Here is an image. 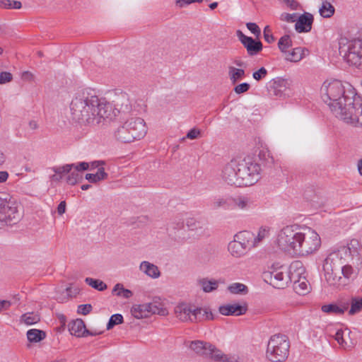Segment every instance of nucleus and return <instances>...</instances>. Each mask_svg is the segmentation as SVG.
Segmentation results:
<instances>
[{
	"instance_id": "f257e3e1",
	"label": "nucleus",
	"mask_w": 362,
	"mask_h": 362,
	"mask_svg": "<svg viewBox=\"0 0 362 362\" xmlns=\"http://www.w3.org/2000/svg\"><path fill=\"white\" fill-rule=\"evenodd\" d=\"M349 86L346 89L338 80H327L320 88L321 98L337 117L347 124L362 125V98Z\"/></svg>"
},
{
	"instance_id": "f03ea898",
	"label": "nucleus",
	"mask_w": 362,
	"mask_h": 362,
	"mask_svg": "<svg viewBox=\"0 0 362 362\" xmlns=\"http://www.w3.org/2000/svg\"><path fill=\"white\" fill-rule=\"evenodd\" d=\"M361 260L358 253L351 255L349 247L343 246L330 252L325 259V279L329 286L341 289L357 276Z\"/></svg>"
},
{
	"instance_id": "7ed1b4c3",
	"label": "nucleus",
	"mask_w": 362,
	"mask_h": 362,
	"mask_svg": "<svg viewBox=\"0 0 362 362\" xmlns=\"http://www.w3.org/2000/svg\"><path fill=\"white\" fill-rule=\"evenodd\" d=\"M70 112L71 120L81 124H98L115 116L112 105L88 88L76 93L70 103Z\"/></svg>"
},
{
	"instance_id": "20e7f679",
	"label": "nucleus",
	"mask_w": 362,
	"mask_h": 362,
	"mask_svg": "<svg viewBox=\"0 0 362 362\" xmlns=\"http://www.w3.org/2000/svg\"><path fill=\"white\" fill-rule=\"evenodd\" d=\"M258 156L260 163L249 156L231 160L222 170L223 180L229 185L239 187L256 183L260 178V166L269 168L274 164V158L269 152L260 151Z\"/></svg>"
},
{
	"instance_id": "39448f33",
	"label": "nucleus",
	"mask_w": 362,
	"mask_h": 362,
	"mask_svg": "<svg viewBox=\"0 0 362 362\" xmlns=\"http://www.w3.org/2000/svg\"><path fill=\"white\" fill-rule=\"evenodd\" d=\"M147 132V127L144 119L132 117L127 119L115 133L117 140L130 143L142 139Z\"/></svg>"
},
{
	"instance_id": "423d86ee",
	"label": "nucleus",
	"mask_w": 362,
	"mask_h": 362,
	"mask_svg": "<svg viewBox=\"0 0 362 362\" xmlns=\"http://www.w3.org/2000/svg\"><path fill=\"white\" fill-rule=\"evenodd\" d=\"M290 342L281 334L272 335L267 343L266 358L271 362H284L288 357Z\"/></svg>"
},
{
	"instance_id": "0eeeda50",
	"label": "nucleus",
	"mask_w": 362,
	"mask_h": 362,
	"mask_svg": "<svg viewBox=\"0 0 362 362\" xmlns=\"http://www.w3.org/2000/svg\"><path fill=\"white\" fill-rule=\"evenodd\" d=\"M21 217L18 204L9 194L0 193V228L16 224Z\"/></svg>"
},
{
	"instance_id": "6e6552de",
	"label": "nucleus",
	"mask_w": 362,
	"mask_h": 362,
	"mask_svg": "<svg viewBox=\"0 0 362 362\" xmlns=\"http://www.w3.org/2000/svg\"><path fill=\"white\" fill-rule=\"evenodd\" d=\"M303 228L296 226H287L278 233L276 244L279 249L296 255Z\"/></svg>"
},
{
	"instance_id": "1a4fd4ad",
	"label": "nucleus",
	"mask_w": 362,
	"mask_h": 362,
	"mask_svg": "<svg viewBox=\"0 0 362 362\" xmlns=\"http://www.w3.org/2000/svg\"><path fill=\"white\" fill-rule=\"evenodd\" d=\"M89 164L86 162H81L78 164H66L62 166L54 167L52 168L54 173L50 177L52 182H59L64 175L68 174L66 182L70 185H75L83 179L81 172L88 170Z\"/></svg>"
},
{
	"instance_id": "9d476101",
	"label": "nucleus",
	"mask_w": 362,
	"mask_h": 362,
	"mask_svg": "<svg viewBox=\"0 0 362 362\" xmlns=\"http://www.w3.org/2000/svg\"><path fill=\"white\" fill-rule=\"evenodd\" d=\"M339 50L348 64L362 66V37L351 40L341 39Z\"/></svg>"
},
{
	"instance_id": "9b49d317",
	"label": "nucleus",
	"mask_w": 362,
	"mask_h": 362,
	"mask_svg": "<svg viewBox=\"0 0 362 362\" xmlns=\"http://www.w3.org/2000/svg\"><path fill=\"white\" fill-rule=\"evenodd\" d=\"M300 239L296 255H308L317 250L320 247V235L310 228H303Z\"/></svg>"
},
{
	"instance_id": "f8f14e48",
	"label": "nucleus",
	"mask_w": 362,
	"mask_h": 362,
	"mask_svg": "<svg viewBox=\"0 0 362 362\" xmlns=\"http://www.w3.org/2000/svg\"><path fill=\"white\" fill-rule=\"evenodd\" d=\"M292 85L291 80L276 77L269 82L268 91L272 96L285 99L292 95Z\"/></svg>"
},
{
	"instance_id": "ddd939ff",
	"label": "nucleus",
	"mask_w": 362,
	"mask_h": 362,
	"mask_svg": "<svg viewBox=\"0 0 362 362\" xmlns=\"http://www.w3.org/2000/svg\"><path fill=\"white\" fill-rule=\"evenodd\" d=\"M264 276L269 279L270 284L276 288H284L290 282L287 269L283 266L272 264Z\"/></svg>"
},
{
	"instance_id": "4468645a",
	"label": "nucleus",
	"mask_w": 362,
	"mask_h": 362,
	"mask_svg": "<svg viewBox=\"0 0 362 362\" xmlns=\"http://www.w3.org/2000/svg\"><path fill=\"white\" fill-rule=\"evenodd\" d=\"M195 305L189 303H181L175 308L176 317L184 322H193Z\"/></svg>"
},
{
	"instance_id": "2eb2a0df",
	"label": "nucleus",
	"mask_w": 362,
	"mask_h": 362,
	"mask_svg": "<svg viewBox=\"0 0 362 362\" xmlns=\"http://www.w3.org/2000/svg\"><path fill=\"white\" fill-rule=\"evenodd\" d=\"M236 33L239 40L246 48L249 55L253 56L257 54L262 49V44L260 41H256L252 37L245 35L239 30H237Z\"/></svg>"
},
{
	"instance_id": "dca6fc26",
	"label": "nucleus",
	"mask_w": 362,
	"mask_h": 362,
	"mask_svg": "<svg viewBox=\"0 0 362 362\" xmlns=\"http://www.w3.org/2000/svg\"><path fill=\"white\" fill-rule=\"evenodd\" d=\"M233 240L245 249L247 252L251 248L255 247V243L252 240V233L249 231H241L234 236Z\"/></svg>"
},
{
	"instance_id": "f3484780",
	"label": "nucleus",
	"mask_w": 362,
	"mask_h": 362,
	"mask_svg": "<svg viewBox=\"0 0 362 362\" xmlns=\"http://www.w3.org/2000/svg\"><path fill=\"white\" fill-rule=\"evenodd\" d=\"M313 22V16L309 13H305L304 14L298 16L295 28L298 33H307L309 32L312 28V24Z\"/></svg>"
},
{
	"instance_id": "a211bd4d",
	"label": "nucleus",
	"mask_w": 362,
	"mask_h": 362,
	"mask_svg": "<svg viewBox=\"0 0 362 362\" xmlns=\"http://www.w3.org/2000/svg\"><path fill=\"white\" fill-rule=\"evenodd\" d=\"M287 272L289 281L292 282L305 277L303 275L305 272V269L300 261H294L291 264Z\"/></svg>"
},
{
	"instance_id": "6ab92c4d",
	"label": "nucleus",
	"mask_w": 362,
	"mask_h": 362,
	"mask_svg": "<svg viewBox=\"0 0 362 362\" xmlns=\"http://www.w3.org/2000/svg\"><path fill=\"white\" fill-rule=\"evenodd\" d=\"M219 313L223 315L240 316L244 315L247 311V307L239 304H227L221 305L218 308Z\"/></svg>"
},
{
	"instance_id": "aec40b11",
	"label": "nucleus",
	"mask_w": 362,
	"mask_h": 362,
	"mask_svg": "<svg viewBox=\"0 0 362 362\" xmlns=\"http://www.w3.org/2000/svg\"><path fill=\"white\" fill-rule=\"evenodd\" d=\"M189 347L196 354L205 357H208V355L209 354H210V351L213 350L212 344L202 341H192Z\"/></svg>"
},
{
	"instance_id": "412c9836",
	"label": "nucleus",
	"mask_w": 362,
	"mask_h": 362,
	"mask_svg": "<svg viewBox=\"0 0 362 362\" xmlns=\"http://www.w3.org/2000/svg\"><path fill=\"white\" fill-rule=\"evenodd\" d=\"M234 206L240 210H249L254 206L253 199L247 195L238 196L233 199Z\"/></svg>"
},
{
	"instance_id": "4be33fe9",
	"label": "nucleus",
	"mask_w": 362,
	"mask_h": 362,
	"mask_svg": "<svg viewBox=\"0 0 362 362\" xmlns=\"http://www.w3.org/2000/svg\"><path fill=\"white\" fill-rule=\"evenodd\" d=\"M86 325L81 319L74 320L69 324V331L71 334L77 337H84Z\"/></svg>"
},
{
	"instance_id": "5701e85b",
	"label": "nucleus",
	"mask_w": 362,
	"mask_h": 362,
	"mask_svg": "<svg viewBox=\"0 0 362 362\" xmlns=\"http://www.w3.org/2000/svg\"><path fill=\"white\" fill-rule=\"evenodd\" d=\"M220 280L209 278H201L197 280V284L204 293H211L217 290Z\"/></svg>"
},
{
	"instance_id": "b1692460",
	"label": "nucleus",
	"mask_w": 362,
	"mask_h": 362,
	"mask_svg": "<svg viewBox=\"0 0 362 362\" xmlns=\"http://www.w3.org/2000/svg\"><path fill=\"white\" fill-rule=\"evenodd\" d=\"M139 269L142 272L151 278L157 279L160 276L158 267L148 261L142 262L140 264Z\"/></svg>"
},
{
	"instance_id": "393cba45",
	"label": "nucleus",
	"mask_w": 362,
	"mask_h": 362,
	"mask_svg": "<svg viewBox=\"0 0 362 362\" xmlns=\"http://www.w3.org/2000/svg\"><path fill=\"white\" fill-rule=\"evenodd\" d=\"M214 319V315L209 308H195V312L193 317V322H201L204 320H211Z\"/></svg>"
},
{
	"instance_id": "a878e982",
	"label": "nucleus",
	"mask_w": 362,
	"mask_h": 362,
	"mask_svg": "<svg viewBox=\"0 0 362 362\" xmlns=\"http://www.w3.org/2000/svg\"><path fill=\"white\" fill-rule=\"evenodd\" d=\"M208 357L211 358L216 362H238L236 357L225 355L221 351L217 349L214 345L213 350L210 351Z\"/></svg>"
},
{
	"instance_id": "bb28decb",
	"label": "nucleus",
	"mask_w": 362,
	"mask_h": 362,
	"mask_svg": "<svg viewBox=\"0 0 362 362\" xmlns=\"http://www.w3.org/2000/svg\"><path fill=\"white\" fill-rule=\"evenodd\" d=\"M308 49L302 47H296L292 50H287L285 54V59L291 62H298L300 61L308 52Z\"/></svg>"
},
{
	"instance_id": "cd10ccee",
	"label": "nucleus",
	"mask_w": 362,
	"mask_h": 362,
	"mask_svg": "<svg viewBox=\"0 0 362 362\" xmlns=\"http://www.w3.org/2000/svg\"><path fill=\"white\" fill-rule=\"evenodd\" d=\"M349 303H342L340 305L337 304H328L322 306L321 310L322 312L334 314V315H341L349 308Z\"/></svg>"
},
{
	"instance_id": "c85d7f7f",
	"label": "nucleus",
	"mask_w": 362,
	"mask_h": 362,
	"mask_svg": "<svg viewBox=\"0 0 362 362\" xmlns=\"http://www.w3.org/2000/svg\"><path fill=\"white\" fill-rule=\"evenodd\" d=\"M228 75L230 83L235 85L240 80L245 76V71L243 69L236 68L233 66H228Z\"/></svg>"
},
{
	"instance_id": "c756f323",
	"label": "nucleus",
	"mask_w": 362,
	"mask_h": 362,
	"mask_svg": "<svg viewBox=\"0 0 362 362\" xmlns=\"http://www.w3.org/2000/svg\"><path fill=\"white\" fill-rule=\"evenodd\" d=\"M146 303L134 305L131 308L132 315L136 319H142L149 317Z\"/></svg>"
},
{
	"instance_id": "7c9ffc66",
	"label": "nucleus",
	"mask_w": 362,
	"mask_h": 362,
	"mask_svg": "<svg viewBox=\"0 0 362 362\" xmlns=\"http://www.w3.org/2000/svg\"><path fill=\"white\" fill-rule=\"evenodd\" d=\"M293 282V288L296 292L300 295H305L309 292V284L305 277L296 280Z\"/></svg>"
},
{
	"instance_id": "2f4dec72",
	"label": "nucleus",
	"mask_w": 362,
	"mask_h": 362,
	"mask_svg": "<svg viewBox=\"0 0 362 362\" xmlns=\"http://www.w3.org/2000/svg\"><path fill=\"white\" fill-rule=\"evenodd\" d=\"M148 309V313L149 316L151 314H158L160 315H166L168 314V310L163 307V305L159 302H152L146 303Z\"/></svg>"
},
{
	"instance_id": "473e14b6",
	"label": "nucleus",
	"mask_w": 362,
	"mask_h": 362,
	"mask_svg": "<svg viewBox=\"0 0 362 362\" xmlns=\"http://www.w3.org/2000/svg\"><path fill=\"white\" fill-rule=\"evenodd\" d=\"M228 250L230 254L235 258H240L247 253L245 249H243L240 245L238 244L237 242H235L234 240L229 243Z\"/></svg>"
},
{
	"instance_id": "72a5a7b5",
	"label": "nucleus",
	"mask_w": 362,
	"mask_h": 362,
	"mask_svg": "<svg viewBox=\"0 0 362 362\" xmlns=\"http://www.w3.org/2000/svg\"><path fill=\"white\" fill-rule=\"evenodd\" d=\"M115 106L118 108V111H128L129 110V102L126 93H122L118 95L115 100Z\"/></svg>"
},
{
	"instance_id": "f704fd0d",
	"label": "nucleus",
	"mask_w": 362,
	"mask_h": 362,
	"mask_svg": "<svg viewBox=\"0 0 362 362\" xmlns=\"http://www.w3.org/2000/svg\"><path fill=\"white\" fill-rule=\"evenodd\" d=\"M108 175L105 172L104 168H98L96 173H88L86 175V179L92 183H96L99 181L107 179Z\"/></svg>"
},
{
	"instance_id": "c9c22d12",
	"label": "nucleus",
	"mask_w": 362,
	"mask_h": 362,
	"mask_svg": "<svg viewBox=\"0 0 362 362\" xmlns=\"http://www.w3.org/2000/svg\"><path fill=\"white\" fill-rule=\"evenodd\" d=\"M334 7L327 0L323 1L319 8V13L323 18H330L334 15Z\"/></svg>"
},
{
	"instance_id": "e433bc0d",
	"label": "nucleus",
	"mask_w": 362,
	"mask_h": 362,
	"mask_svg": "<svg viewBox=\"0 0 362 362\" xmlns=\"http://www.w3.org/2000/svg\"><path fill=\"white\" fill-rule=\"evenodd\" d=\"M46 337V334L44 331L31 329L27 332V338L30 342H39Z\"/></svg>"
},
{
	"instance_id": "4c0bfd02",
	"label": "nucleus",
	"mask_w": 362,
	"mask_h": 362,
	"mask_svg": "<svg viewBox=\"0 0 362 362\" xmlns=\"http://www.w3.org/2000/svg\"><path fill=\"white\" fill-rule=\"evenodd\" d=\"M227 289L232 294L245 295L248 293L247 286L241 283H233L228 286Z\"/></svg>"
},
{
	"instance_id": "58836bf2",
	"label": "nucleus",
	"mask_w": 362,
	"mask_h": 362,
	"mask_svg": "<svg viewBox=\"0 0 362 362\" xmlns=\"http://www.w3.org/2000/svg\"><path fill=\"white\" fill-rule=\"evenodd\" d=\"M40 317L37 313H26L21 316V321L27 325H32L40 322Z\"/></svg>"
},
{
	"instance_id": "ea45409f",
	"label": "nucleus",
	"mask_w": 362,
	"mask_h": 362,
	"mask_svg": "<svg viewBox=\"0 0 362 362\" xmlns=\"http://www.w3.org/2000/svg\"><path fill=\"white\" fill-rule=\"evenodd\" d=\"M112 293L117 296H122L126 299H129L133 296L132 291L124 288L122 284H117L114 286Z\"/></svg>"
},
{
	"instance_id": "a19ab883",
	"label": "nucleus",
	"mask_w": 362,
	"mask_h": 362,
	"mask_svg": "<svg viewBox=\"0 0 362 362\" xmlns=\"http://www.w3.org/2000/svg\"><path fill=\"white\" fill-rule=\"evenodd\" d=\"M293 45L291 37L288 35H284L282 36L278 42V47L281 52L286 53V51L289 47Z\"/></svg>"
},
{
	"instance_id": "79ce46f5",
	"label": "nucleus",
	"mask_w": 362,
	"mask_h": 362,
	"mask_svg": "<svg viewBox=\"0 0 362 362\" xmlns=\"http://www.w3.org/2000/svg\"><path fill=\"white\" fill-rule=\"evenodd\" d=\"M22 3L16 0H0V8L3 9H20Z\"/></svg>"
},
{
	"instance_id": "37998d69",
	"label": "nucleus",
	"mask_w": 362,
	"mask_h": 362,
	"mask_svg": "<svg viewBox=\"0 0 362 362\" xmlns=\"http://www.w3.org/2000/svg\"><path fill=\"white\" fill-rule=\"evenodd\" d=\"M350 304L349 315H353L362 310V298H352Z\"/></svg>"
},
{
	"instance_id": "c03bdc74",
	"label": "nucleus",
	"mask_w": 362,
	"mask_h": 362,
	"mask_svg": "<svg viewBox=\"0 0 362 362\" xmlns=\"http://www.w3.org/2000/svg\"><path fill=\"white\" fill-rule=\"evenodd\" d=\"M85 282L92 288L100 291H103L107 288V285L99 279L87 277L85 279Z\"/></svg>"
},
{
	"instance_id": "a18cd8bd",
	"label": "nucleus",
	"mask_w": 362,
	"mask_h": 362,
	"mask_svg": "<svg viewBox=\"0 0 362 362\" xmlns=\"http://www.w3.org/2000/svg\"><path fill=\"white\" fill-rule=\"evenodd\" d=\"M216 254V249L212 247L206 248L200 255V259L203 262H209L214 259Z\"/></svg>"
},
{
	"instance_id": "49530a36",
	"label": "nucleus",
	"mask_w": 362,
	"mask_h": 362,
	"mask_svg": "<svg viewBox=\"0 0 362 362\" xmlns=\"http://www.w3.org/2000/svg\"><path fill=\"white\" fill-rule=\"evenodd\" d=\"M228 206V199L222 197H216L211 203V207L214 209L226 208Z\"/></svg>"
},
{
	"instance_id": "de8ad7c7",
	"label": "nucleus",
	"mask_w": 362,
	"mask_h": 362,
	"mask_svg": "<svg viewBox=\"0 0 362 362\" xmlns=\"http://www.w3.org/2000/svg\"><path fill=\"white\" fill-rule=\"evenodd\" d=\"M123 322V317L121 314L112 315L107 325V329L110 330L117 325L122 324Z\"/></svg>"
},
{
	"instance_id": "09e8293b",
	"label": "nucleus",
	"mask_w": 362,
	"mask_h": 362,
	"mask_svg": "<svg viewBox=\"0 0 362 362\" xmlns=\"http://www.w3.org/2000/svg\"><path fill=\"white\" fill-rule=\"evenodd\" d=\"M298 18L297 13H283L280 16V20L282 21H286L288 23H296Z\"/></svg>"
},
{
	"instance_id": "8fccbe9b",
	"label": "nucleus",
	"mask_w": 362,
	"mask_h": 362,
	"mask_svg": "<svg viewBox=\"0 0 362 362\" xmlns=\"http://www.w3.org/2000/svg\"><path fill=\"white\" fill-rule=\"evenodd\" d=\"M186 225L188 229L190 230H197L198 229H202V227L199 226L200 223L193 218H188L187 220Z\"/></svg>"
},
{
	"instance_id": "3c124183",
	"label": "nucleus",
	"mask_w": 362,
	"mask_h": 362,
	"mask_svg": "<svg viewBox=\"0 0 362 362\" xmlns=\"http://www.w3.org/2000/svg\"><path fill=\"white\" fill-rule=\"evenodd\" d=\"M250 85L248 83L244 82L234 87V92L236 94L245 93L249 90Z\"/></svg>"
},
{
	"instance_id": "603ef678",
	"label": "nucleus",
	"mask_w": 362,
	"mask_h": 362,
	"mask_svg": "<svg viewBox=\"0 0 362 362\" xmlns=\"http://www.w3.org/2000/svg\"><path fill=\"white\" fill-rule=\"evenodd\" d=\"M267 75V70L264 67H261L257 71L253 72L252 77L256 81H260L264 78Z\"/></svg>"
},
{
	"instance_id": "864d4df0",
	"label": "nucleus",
	"mask_w": 362,
	"mask_h": 362,
	"mask_svg": "<svg viewBox=\"0 0 362 362\" xmlns=\"http://www.w3.org/2000/svg\"><path fill=\"white\" fill-rule=\"evenodd\" d=\"M264 38L268 43H272L274 42L275 38L272 33V30L269 25L265 26L263 31Z\"/></svg>"
},
{
	"instance_id": "5fc2aeb1",
	"label": "nucleus",
	"mask_w": 362,
	"mask_h": 362,
	"mask_svg": "<svg viewBox=\"0 0 362 362\" xmlns=\"http://www.w3.org/2000/svg\"><path fill=\"white\" fill-rule=\"evenodd\" d=\"M268 234V230L266 229H260L258 232V234L256 237L254 236V234L252 233V240H254L255 243V247L258 245V243L264 239Z\"/></svg>"
},
{
	"instance_id": "6e6d98bb",
	"label": "nucleus",
	"mask_w": 362,
	"mask_h": 362,
	"mask_svg": "<svg viewBox=\"0 0 362 362\" xmlns=\"http://www.w3.org/2000/svg\"><path fill=\"white\" fill-rule=\"evenodd\" d=\"M13 80V76L10 72L2 71L0 73V84L9 83Z\"/></svg>"
},
{
	"instance_id": "4d7b16f0",
	"label": "nucleus",
	"mask_w": 362,
	"mask_h": 362,
	"mask_svg": "<svg viewBox=\"0 0 362 362\" xmlns=\"http://www.w3.org/2000/svg\"><path fill=\"white\" fill-rule=\"evenodd\" d=\"M91 310H92V306L90 304H83V305H78L77 312L78 314L86 315L89 314L91 311Z\"/></svg>"
},
{
	"instance_id": "13d9d810",
	"label": "nucleus",
	"mask_w": 362,
	"mask_h": 362,
	"mask_svg": "<svg viewBox=\"0 0 362 362\" xmlns=\"http://www.w3.org/2000/svg\"><path fill=\"white\" fill-rule=\"evenodd\" d=\"M343 334L344 332L341 329H339L335 333L334 339L341 346L345 347L346 342L344 339Z\"/></svg>"
},
{
	"instance_id": "bf43d9fd",
	"label": "nucleus",
	"mask_w": 362,
	"mask_h": 362,
	"mask_svg": "<svg viewBox=\"0 0 362 362\" xmlns=\"http://www.w3.org/2000/svg\"><path fill=\"white\" fill-rule=\"evenodd\" d=\"M246 26L249 30L251 31L255 35L258 37L260 33L261 30L260 28L258 27V25L255 23H247L246 24Z\"/></svg>"
},
{
	"instance_id": "052dcab7",
	"label": "nucleus",
	"mask_w": 362,
	"mask_h": 362,
	"mask_svg": "<svg viewBox=\"0 0 362 362\" xmlns=\"http://www.w3.org/2000/svg\"><path fill=\"white\" fill-rule=\"evenodd\" d=\"M200 135L201 130L197 128H193L187 132L186 138L189 139H195L199 138Z\"/></svg>"
},
{
	"instance_id": "680f3d73",
	"label": "nucleus",
	"mask_w": 362,
	"mask_h": 362,
	"mask_svg": "<svg viewBox=\"0 0 362 362\" xmlns=\"http://www.w3.org/2000/svg\"><path fill=\"white\" fill-rule=\"evenodd\" d=\"M286 5L293 10H296L298 6V3L295 0H284Z\"/></svg>"
},
{
	"instance_id": "e2e57ef3",
	"label": "nucleus",
	"mask_w": 362,
	"mask_h": 362,
	"mask_svg": "<svg viewBox=\"0 0 362 362\" xmlns=\"http://www.w3.org/2000/svg\"><path fill=\"white\" fill-rule=\"evenodd\" d=\"M66 204L65 201H62L57 206V213L59 216L63 215L66 211Z\"/></svg>"
},
{
	"instance_id": "0e129e2a",
	"label": "nucleus",
	"mask_w": 362,
	"mask_h": 362,
	"mask_svg": "<svg viewBox=\"0 0 362 362\" xmlns=\"http://www.w3.org/2000/svg\"><path fill=\"white\" fill-rule=\"evenodd\" d=\"M21 78L25 81H33L34 76L31 72L25 71L22 73Z\"/></svg>"
},
{
	"instance_id": "69168bd1",
	"label": "nucleus",
	"mask_w": 362,
	"mask_h": 362,
	"mask_svg": "<svg viewBox=\"0 0 362 362\" xmlns=\"http://www.w3.org/2000/svg\"><path fill=\"white\" fill-rule=\"evenodd\" d=\"M11 305V303L9 300H0V312L9 308Z\"/></svg>"
},
{
	"instance_id": "338daca9",
	"label": "nucleus",
	"mask_w": 362,
	"mask_h": 362,
	"mask_svg": "<svg viewBox=\"0 0 362 362\" xmlns=\"http://www.w3.org/2000/svg\"><path fill=\"white\" fill-rule=\"evenodd\" d=\"M176 5L180 8H182L193 3V0H176Z\"/></svg>"
},
{
	"instance_id": "774afa93",
	"label": "nucleus",
	"mask_w": 362,
	"mask_h": 362,
	"mask_svg": "<svg viewBox=\"0 0 362 362\" xmlns=\"http://www.w3.org/2000/svg\"><path fill=\"white\" fill-rule=\"evenodd\" d=\"M8 177V173L6 171H0V183L5 182Z\"/></svg>"
}]
</instances>
